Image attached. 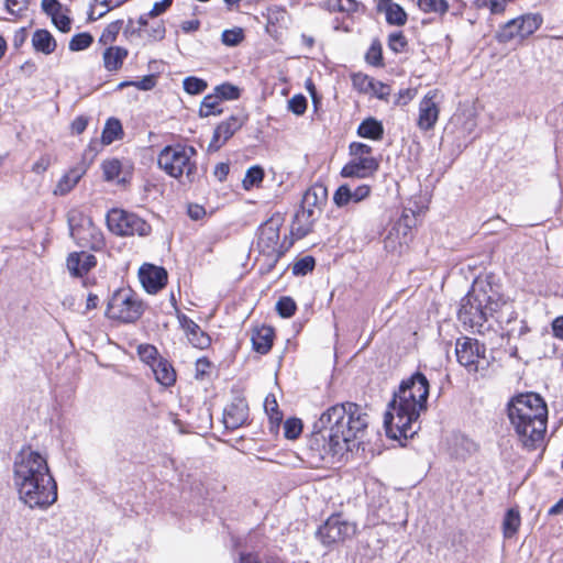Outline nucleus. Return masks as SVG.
Instances as JSON below:
<instances>
[{"label": "nucleus", "instance_id": "4", "mask_svg": "<svg viewBox=\"0 0 563 563\" xmlns=\"http://www.w3.org/2000/svg\"><path fill=\"white\" fill-rule=\"evenodd\" d=\"M510 424L519 441L529 451L542 445L548 424V407L537 393L514 396L507 405Z\"/></svg>", "mask_w": 563, "mask_h": 563}, {"label": "nucleus", "instance_id": "34", "mask_svg": "<svg viewBox=\"0 0 563 563\" xmlns=\"http://www.w3.org/2000/svg\"><path fill=\"white\" fill-rule=\"evenodd\" d=\"M365 62L374 67H383L384 58H383V47L382 43L378 38H374L372 41L371 46L365 53Z\"/></svg>", "mask_w": 563, "mask_h": 563}, {"label": "nucleus", "instance_id": "38", "mask_svg": "<svg viewBox=\"0 0 563 563\" xmlns=\"http://www.w3.org/2000/svg\"><path fill=\"white\" fill-rule=\"evenodd\" d=\"M93 42V37L88 32L75 34L68 44L71 52H79L88 48Z\"/></svg>", "mask_w": 563, "mask_h": 563}, {"label": "nucleus", "instance_id": "59", "mask_svg": "<svg viewBox=\"0 0 563 563\" xmlns=\"http://www.w3.org/2000/svg\"><path fill=\"white\" fill-rule=\"evenodd\" d=\"M369 92H373L380 100H386L390 93V88L382 81L374 80Z\"/></svg>", "mask_w": 563, "mask_h": 563}, {"label": "nucleus", "instance_id": "49", "mask_svg": "<svg viewBox=\"0 0 563 563\" xmlns=\"http://www.w3.org/2000/svg\"><path fill=\"white\" fill-rule=\"evenodd\" d=\"M477 9L488 8L492 14H500L506 9L505 0H475Z\"/></svg>", "mask_w": 563, "mask_h": 563}, {"label": "nucleus", "instance_id": "58", "mask_svg": "<svg viewBox=\"0 0 563 563\" xmlns=\"http://www.w3.org/2000/svg\"><path fill=\"white\" fill-rule=\"evenodd\" d=\"M350 154L356 157H367L372 153V147L365 143L353 142L350 144Z\"/></svg>", "mask_w": 563, "mask_h": 563}, {"label": "nucleus", "instance_id": "14", "mask_svg": "<svg viewBox=\"0 0 563 563\" xmlns=\"http://www.w3.org/2000/svg\"><path fill=\"white\" fill-rule=\"evenodd\" d=\"M437 90L428 91L419 103V115L417 125L421 131H429L434 128L439 119L440 109L435 98Z\"/></svg>", "mask_w": 563, "mask_h": 563}, {"label": "nucleus", "instance_id": "9", "mask_svg": "<svg viewBox=\"0 0 563 563\" xmlns=\"http://www.w3.org/2000/svg\"><path fill=\"white\" fill-rule=\"evenodd\" d=\"M143 313V303L130 288L117 290L110 298L106 314L125 323L134 322Z\"/></svg>", "mask_w": 563, "mask_h": 563}, {"label": "nucleus", "instance_id": "2", "mask_svg": "<svg viewBox=\"0 0 563 563\" xmlns=\"http://www.w3.org/2000/svg\"><path fill=\"white\" fill-rule=\"evenodd\" d=\"M12 482L19 500L30 509L47 510L58 498L57 483L47 455L23 445L12 463Z\"/></svg>", "mask_w": 563, "mask_h": 563}, {"label": "nucleus", "instance_id": "64", "mask_svg": "<svg viewBox=\"0 0 563 563\" xmlns=\"http://www.w3.org/2000/svg\"><path fill=\"white\" fill-rule=\"evenodd\" d=\"M552 333L556 339L563 340V316L556 317L552 323Z\"/></svg>", "mask_w": 563, "mask_h": 563}, {"label": "nucleus", "instance_id": "40", "mask_svg": "<svg viewBox=\"0 0 563 563\" xmlns=\"http://www.w3.org/2000/svg\"><path fill=\"white\" fill-rule=\"evenodd\" d=\"M297 305L289 296H283L276 303V311L282 318H290L295 314Z\"/></svg>", "mask_w": 563, "mask_h": 563}, {"label": "nucleus", "instance_id": "51", "mask_svg": "<svg viewBox=\"0 0 563 563\" xmlns=\"http://www.w3.org/2000/svg\"><path fill=\"white\" fill-rule=\"evenodd\" d=\"M333 201L338 207H344L352 200V189L347 185L340 186L333 196Z\"/></svg>", "mask_w": 563, "mask_h": 563}, {"label": "nucleus", "instance_id": "5", "mask_svg": "<svg viewBox=\"0 0 563 563\" xmlns=\"http://www.w3.org/2000/svg\"><path fill=\"white\" fill-rule=\"evenodd\" d=\"M506 303L500 286L489 278L474 280L471 289L461 299L457 319L465 329L484 333L489 329V319Z\"/></svg>", "mask_w": 563, "mask_h": 563}, {"label": "nucleus", "instance_id": "15", "mask_svg": "<svg viewBox=\"0 0 563 563\" xmlns=\"http://www.w3.org/2000/svg\"><path fill=\"white\" fill-rule=\"evenodd\" d=\"M139 277L148 294H156L166 286L168 275L164 267L144 264L139 271Z\"/></svg>", "mask_w": 563, "mask_h": 563}, {"label": "nucleus", "instance_id": "52", "mask_svg": "<svg viewBox=\"0 0 563 563\" xmlns=\"http://www.w3.org/2000/svg\"><path fill=\"white\" fill-rule=\"evenodd\" d=\"M373 78L364 74H355L352 76L353 86L360 92H369L371 88H373Z\"/></svg>", "mask_w": 563, "mask_h": 563}, {"label": "nucleus", "instance_id": "30", "mask_svg": "<svg viewBox=\"0 0 563 563\" xmlns=\"http://www.w3.org/2000/svg\"><path fill=\"white\" fill-rule=\"evenodd\" d=\"M90 222H92V219L81 211L76 209L70 210L67 214V223L70 238L74 239L75 236L79 235V233L85 231Z\"/></svg>", "mask_w": 563, "mask_h": 563}, {"label": "nucleus", "instance_id": "32", "mask_svg": "<svg viewBox=\"0 0 563 563\" xmlns=\"http://www.w3.org/2000/svg\"><path fill=\"white\" fill-rule=\"evenodd\" d=\"M521 525V517L517 509L510 508L506 511L503 520V533L506 539L512 538Z\"/></svg>", "mask_w": 563, "mask_h": 563}, {"label": "nucleus", "instance_id": "1", "mask_svg": "<svg viewBox=\"0 0 563 563\" xmlns=\"http://www.w3.org/2000/svg\"><path fill=\"white\" fill-rule=\"evenodd\" d=\"M368 416L355 402L336 404L321 413L317 431L308 440L306 455L314 466L333 465L350 450V442L362 434Z\"/></svg>", "mask_w": 563, "mask_h": 563}, {"label": "nucleus", "instance_id": "33", "mask_svg": "<svg viewBox=\"0 0 563 563\" xmlns=\"http://www.w3.org/2000/svg\"><path fill=\"white\" fill-rule=\"evenodd\" d=\"M220 102V98H218L214 92L205 96L200 104L199 115L206 118L221 114L222 109L219 107Z\"/></svg>", "mask_w": 563, "mask_h": 563}, {"label": "nucleus", "instance_id": "50", "mask_svg": "<svg viewBox=\"0 0 563 563\" xmlns=\"http://www.w3.org/2000/svg\"><path fill=\"white\" fill-rule=\"evenodd\" d=\"M308 101L307 98L301 95H295L288 101V110L291 111L296 115H302L307 110Z\"/></svg>", "mask_w": 563, "mask_h": 563}, {"label": "nucleus", "instance_id": "18", "mask_svg": "<svg viewBox=\"0 0 563 563\" xmlns=\"http://www.w3.org/2000/svg\"><path fill=\"white\" fill-rule=\"evenodd\" d=\"M178 321L181 329L186 332L188 341L192 346L205 350L210 346L211 338L209 334L201 330V328L186 314H179Z\"/></svg>", "mask_w": 563, "mask_h": 563}, {"label": "nucleus", "instance_id": "26", "mask_svg": "<svg viewBox=\"0 0 563 563\" xmlns=\"http://www.w3.org/2000/svg\"><path fill=\"white\" fill-rule=\"evenodd\" d=\"M85 168L74 167L66 173L57 183L54 195L65 196L67 195L80 180L85 174Z\"/></svg>", "mask_w": 563, "mask_h": 563}, {"label": "nucleus", "instance_id": "11", "mask_svg": "<svg viewBox=\"0 0 563 563\" xmlns=\"http://www.w3.org/2000/svg\"><path fill=\"white\" fill-rule=\"evenodd\" d=\"M357 532V525L342 514H332L317 530L316 537L324 547H332L352 539Z\"/></svg>", "mask_w": 563, "mask_h": 563}, {"label": "nucleus", "instance_id": "46", "mask_svg": "<svg viewBox=\"0 0 563 563\" xmlns=\"http://www.w3.org/2000/svg\"><path fill=\"white\" fill-rule=\"evenodd\" d=\"M264 170L260 166H252L247 169L246 175L243 179V186L249 189L253 186H257L263 181Z\"/></svg>", "mask_w": 563, "mask_h": 563}, {"label": "nucleus", "instance_id": "48", "mask_svg": "<svg viewBox=\"0 0 563 563\" xmlns=\"http://www.w3.org/2000/svg\"><path fill=\"white\" fill-rule=\"evenodd\" d=\"M408 45V41L401 31L393 32L388 36V48L394 53H401Z\"/></svg>", "mask_w": 563, "mask_h": 563}, {"label": "nucleus", "instance_id": "60", "mask_svg": "<svg viewBox=\"0 0 563 563\" xmlns=\"http://www.w3.org/2000/svg\"><path fill=\"white\" fill-rule=\"evenodd\" d=\"M42 10L51 18L62 11L58 0H42Z\"/></svg>", "mask_w": 563, "mask_h": 563}, {"label": "nucleus", "instance_id": "57", "mask_svg": "<svg viewBox=\"0 0 563 563\" xmlns=\"http://www.w3.org/2000/svg\"><path fill=\"white\" fill-rule=\"evenodd\" d=\"M156 75L150 74L144 76L141 80H133V87L139 90L148 91L156 86Z\"/></svg>", "mask_w": 563, "mask_h": 563}, {"label": "nucleus", "instance_id": "62", "mask_svg": "<svg viewBox=\"0 0 563 563\" xmlns=\"http://www.w3.org/2000/svg\"><path fill=\"white\" fill-rule=\"evenodd\" d=\"M89 123V119L86 115H78L71 122L70 129L74 134H81Z\"/></svg>", "mask_w": 563, "mask_h": 563}, {"label": "nucleus", "instance_id": "3", "mask_svg": "<svg viewBox=\"0 0 563 563\" xmlns=\"http://www.w3.org/2000/svg\"><path fill=\"white\" fill-rule=\"evenodd\" d=\"M429 382L416 372L401 382L399 389L389 401L384 417L388 438L400 441L412 438L420 429L419 416L427 408Z\"/></svg>", "mask_w": 563, "mask_h": 563}, {"label": "nucleus", "instance_id": "21", "mask_svg": "<svg viewBox=\"0 0 563 563\" xmlns=\"http://www.w3.org/2000/svg\"><path fill=\"white\" fill-rule=\"evenodd\" d=\"M96 265V256L86 252H74L67 257V268L74 277H82Z\"/></svg>", "mask_w": 563, "mask_h": 563}, {"label": "nucleus", "instance_id": "31", "mask_svg": "<svg viewBox=\"0 0 563 563\" xmlns=\"http://www.w3.org/2000/svg\"><path fill=\"white\" fill-rule=\"evenodd\" d=\"M123 128L119 119L109 118L101 134V144L109 145L123 137Z\"/></svg>", "mask_w": 563, "mask_h": 563}, {"label": "nucleus", "instance_id": "27", "mask_svg": "<svg viewBox=\"0 0 563 563\" xmlns=\"http://www.w3.org/2000/svg\"><path fill=\"white\" fill-rule=\"evenodd\" d=\"M152 371L156 380L163 386L169 387L176 382L174 367L164 358H159L155 365L153 364Z\"/></svg>", "mask_w": 563, "mask_h": 563}, {"label": "nucleus", "instance_id": "55", "mask_svg": "<svg viewBox=\"0 0 563 563\" xmlns=\"http://www.w3.org/2000/svg\"><path fill=\"white\" fill-rule=\"evenodd\" d=\"M365 5L356 0H340V12L355 13L358 11L365 12Z\"/></svg>", "mask_w": 563, "mask_h": 563}, {"label": "nucleus", "instance_id": "39", "mask_svg": "<svg viewBox=\"0 0 563 563\" xmlns=\"http://www.w3.org/2000/svg\"><path fill=\"white\" fill-rule=\"evenodd\" d=\"M183 87L184 90L189 95H199L207 89L208 84L202 78L189 76L184 79Z\"/></svg>", "mask_w": 563, "mask_h": 563}, {"label": "nucleus", "instance_id": "42", "mask_svg": "<svg viewBox=\"0 0 563 563\" xmlns=\"http://www.w3.org/2000/svg\"><path fill=\"white\" fill-rule=\"evenodd\" d=\"M137 354L144 363L153 367L158 362V352L154 345L151 344H141L137 347Z\"/></svg>", "mask_w": 563, "mask_h": 563}, {"label": "nucleus", "instance_id": "41", "mask_svg": "<svg viewBox=\"0 0 563 563\" xmlns=\"http://www.w3.org/2000/svg\"><path fill=\"white\" fill-rule=\"evenodd\" d=\"M213 92L220 98V100H236L240 97V89L239 87L224 82L221 85H218Z\"/></svg>", "mask_w": 563, "mask_h": 563}, {"label": "nucleus", "instance_id": "44", "mask_svg": "<svg viewBox=\"0 0 563 563\" xmlns=\"http://www.w3.org/2000/svg\"><path fill=\"white\" fill-rule=\"evenodd\" d=\"M316 266V261L312 256L307 255L301 257L292 265V275L305 276L312 272Z\"/></svg>", "mask_w": 563, "mask_h": 563}, {"label": "nucleus", "instance_id": "8", "mask_svg": "<svg viewBox=\"0 0 563 563\" xmlns=\"http://www.w3.org/2000/svg\"><path fill=\"white\" fill-rule=\"evenodd\" d=\"M280 227L282 219L272 217L257 230V247L265 258L267 271H271L287 251V247L279 243Z\"/></svg>", "mask_w": 563, "mask_h": 563}, {"label": "nucleus", "instance_id": "54", "mask_svg": "<svg viewBox=\"0 0 563 563\" xmlns=\"http://www.w3.org/2000/svg\"><path fill=\"white\" fill-rule=\"evenodd\" d=\"M30 0H5V7L10 14L20 16L27 10Z\"/></svg>", "mask_w": 563, "mask_h": 563}, {"label": "nucleus", "instance_id": "10", "mask_svg": "<svg viewBox=\"0 0 563 563\" xmlns=\"http://www.w3.org/2000/svg\"><path fill=\"white\" fill-rule=\"evenodd\" d=\"M107 225L113 234L120 236H147L152 231V227L144 219L122 209H111L107 213Z\"/></svg>", "mask_w": 563, "mask_h": 563}, {"label": "nucleus", "instance_id": "23", "mask_svg": "<svg viewBox=\"0 0 563 563\" xmlns=\"http://www.w3.org/2000/svg\"><path fill=\"white\" fill-rule=\"evenodd\" d=\"M128 55L129 51L122 46H110L106 48L102 55L104 68L108 71L119 70Z\"/></svg>", "mask_w": 563, "mask_h": 563}, {"label": "nucleus", "instance_id": "43", "mask_svg": "<svg viewBox=\"0 0 563 563\" xmlns=\"http://www.w3.org/2000/svg\"><path fill=\"white\" fill-rule=\"evenodd\" d=\"M244 40V32L241 27L224 30L221 34V41L224 45L233 47Z\"/></svg>", "mask_w": 563, "mask_h": 563}, {"label": "nucleus", "instance_id": "35", "mask_svg": "<svg viewBox=\"0 0 563 563\" xmlns=\"http://www.w3.org/2000/svg\"><path fill=\"white\" fill-rule=\"evenodd\" d=\"M416 224V217L415 213L409 210H405L401 214V217L397 220V222L394 224L393 230L397 232V234H402L404 239L408 235L411 228Z\"/></svg>", "mask_w": 563, "mask_h": 563}, {"label": "nucleus", "instance_id": "61", "mask_svg": "<svg viewBox=\"0 0 563 563\" xmlns=\"http://www.w3.org/2000/svg\"><path fill=\"white\" fill-rule=\"evenodd\" d=\"M51 163V156L48 154H44L32 165V172L43 174L48 169Z\"/></svg>", "mask_w": 563, "mask_h": 563}, {"label": "nucleus", "instance_id": "28", "mask_svg": "<svg viewBox=\"0 0 563 563\" xmlns=\"http://www.w3.org/2000/svg\"><path fill=\"white\" fill-rule=\"evenodd\" d=\"M357 135L364 139L378 141L383 139L384 126L380 121L367 118L357 128Z\"/></svg>", "mask_w": 563, "mask_h": 563}, {"label": "nucleus", "instance_id": "6", "mask_svg": "<svg viewBox=\"0 0 563 563\" xmlns=\"http://www.w3.org/2000/svg\"><path fill=\"white\" fill-rule=\"evenodd\" d=\"M197 155L194 146L181 143L166 145L157 156L158 167L169 177L179 179L183 176L192 183L197 174V165L192 158Z\"/></svg>", "mask_w": 563, "mask_h": 563}, {"label": "nucleus", "instance_id": "56", "mask_svg": "<svg viewBox=\"0 0 563 563\" xmlns=\"http://www.w3.org/2000/svg\"><path fill=\"white\" fill-rule=\"evenodd\" d=\"M53 24L63 33H67L71 27V20L68 15L60 12L51 18Z\"/></svg>", "mask_w": 563, "mask_h": 563}, {"label": "nucleus", "instance_id": "19", "mask_svg": "<svg viewBox=\"0 0 563 563\" xmlns=\"http://www.w3.org/2000/svg\"><path fill=\"white\" fill-rule=\"evenodd\" d=\"M249 418V406L243 399H236L225 407L223 423L227 429L235 430L242 427Z\"/></svg>", "mask_w": 563, "mask_h": 563}, {"label": "nucleus", "instance_id": "36", "mask_svg": "<svg viewBox=\"0 0 563 563\" xmlns=\"http://www.w3.org/2000/svg\"><path fill=\"white\" fill-rule=\"evenodd\" d=\"M123 20H115L109 23L100 35L99 43L102 45H108L115 42L118 34L123 29Z\"/></svg>", "mask_w": 563, "mask_h": 563}, {"label": "nucleus", "instance_id": "24", "mask_svg": "<svg viewBox=\"0 0 563 563\" xmlns=\"http://www.w3.org/2000/svg\"><path fill=\"white\" fill-rule=\"evenodd\" d=\"M273 328L263 325L262 328L256 329L252 335V345L254 351L263 355L267 354L273 346Z\"/></svg>", "mask_w": 563, "mask_h": 563}, {"label": "nucleus", "instance_id": "20", "mask_svg": "<svg viewBox=\"0 0 563 563\" xmlns=\"http://www.w3.org/2000/svg\"><path fill=\"white\" fill-rule=\"evenodd\" d=\"M76 244L80 247H88L92 251L99 252L104 249L106 240L100 228H98L93 221L81 231L79 235L73 239Z\"/></svg>", "mask_w": 563, "mask_h": 563}, {"label": "nucleus", "instance_id": "47", "mask_svg": "<svg viewBox=\"0 0 563 563\" xmlns=\"http://www.w3.org/2000/svg\"><path fill=\"white\" fill-rule=\"evenodd\" d=\"M103 176L106 180H114L118 178L122 170V164L119 159H109L102 164Z\"/></svg>", "mask_w": 563, "mask_h": 563}, {"label": "nucleus", "instance_id": "25", "mask_svg": "<svg viewBox=\"0 0 563 563\" xmlns=\"http://www.w3.org/2000/svg\"><path fill=\"white\" fill-rule=\"evenodd\" d=\"M32 45L36 52L49 55L56 49L57 43L51 32L40 29L32 35Z\"/></svg>", "mask_w": 563, "mask_h": 563}, {"label": "nucleus", "instance_id": "7", "mask_svg": "<svg viewBox=\"0 0 563 563\" xmlns=\"http://www.w3.org/2000/svg\"><path fill=\"white\" fill-rule=\"evenodd\" d=\"M328 190L322 184H314L303 194L301 208L295 213L291 232L298 239L307 236L319 219L327 203Z\"/></svg>", "mask_w": 563, "mask_h": 563}, {"label": "nucleus", "instance_id": "63", "mask_svg": "<svg viewBox=\"0 0 563 563\" xmlns=\"http://www.w3.org/2000/svg\"><path fill=\"white\" fill-rule=\"evenodd\" d=\"M173 0H162L159 2H155L152 10L147 13L151 18H155L162 13H164L170 5Z\"/></svg>", "mask_w": 563, "mask_h": 563}, {"label": "nucleus", "instance_id": "12", "mask_svg": "<svg viewBox=\"0 0 563 563\" xmlns=\"http://www.w3.org/2000/svg\"><path fill=\"white\" fill-rule=\"evenodd\" d=\"M455 355L460 365L470 373L485 369L489 362L486 358V346L477 339L463 336L456 340Z\"/></svg>", "mask_w": 563, "mask_h": 563}, {"label": "nucleus", "instance_id": "29", "mask_svg": "<svg viewBox=\"0 0 563 563\" xmlns=\"http://www.w3.org/2000/svg\"><path fill=\"white\" fill-rule=\"evenodd\" d=\"M264 410L268 417L271 432H277L283 421V413L278 408L277 400L273 394L266 396Z\"/></svg>", "mask_w": 563, "mask_h": 563}, {"label": "nucleus", "instance_id": "13", "mask_svg": "<svg viewBox=\"0 0 563 563\" xmlns=\"http://www.w3.org/2000/svg\"><path fill=\"white\" fill-rule=\"evenodd\" d=\"M542 22L543 18L540 13L520 15L505 23L497 32L496 38L499 43H508L515 38L525 40L532 35Z\"/></svg>", "mask_w": 563, "mask_h": 563}, {"label": "nucleus", "instance_id": "17", "mask_svg": "<svg viewBox=\"0 0 563 563\" xmlns=\"http://www.w3.org/2000/svg\"><path fill=\"white\" fill-rule=\"evenodd\" d=\"M379 168V162L373 156L356 157L345 164L341 170L343 177L366 178L373 176Z\"/></svg>", "mask_w": 563, "mask_h": 563}, {"label": "nucleus", "instance_id": "16", "mask_svg": "<svg viewBox=\"0 0 563 563\" xmlns=\"http://www.w3.org/2000/svg\"><path fill=\"white\" fill-rule=\"evenodd\" d=\"M244 124V121L238 115H231L225 121H222L214 129L212 139L208 145L209 152L219 151L228 140H230L236 131H239Z\"/></svg>", "mask_w": 563, "mask_h": 563}, {"label": "nucleus", "instance_id": "45", "mask_svg": "<svg viewBox=\"0 0 563 563\" xmlns=\"http://www.w3.org/2000/svg\"><path fill=\"white\" fill-rule=\"evenodd\" d=\"M302 432V422L298 418H288L284 422V435L288 440L297 439Z\"/></svg>", "mask_w": 563, "mask_h": 563}, {"label": "nucleus", "instance_id": "53", "mask_svg": "<svg viewBox=\"0 0 563 563\" xmlns=\"http://www.w3.org/2000/svg\"><path fill=\"white\" fill-rule=\"evenodd\" d=\"M144 34L150 41H162L165 37L166 29L163 22H157L144 29L143 35Z\"/></svg>", "mask_w": 563, "mask_h": 563}, {"label": "nucleus", "instance_id": "22", "mask_svg": "<svg viewBox=\"0 0 563 563\" xmlns=\"http://www.w3.org/2000/svg\"><path fill=\"white\" fill-rule=\"evenodd\" d=\"M377 11L384 12L386 15V22L390 25L401 26L407 22V13L404 8L393 2V0H378Z\"/></svg>", "mask_w": 563, "mask_h": 563}, {"label": "nucleus", "instance_id": "37", "mask_svg": "<svg viewBox=\"0 0 563 563\" xmlns=\"http://www.w3.org/2000/svg\"><path fill=\"white\" fill-rule=\"evenodd\" d=\"M418 7L426 13H437L443 15L449 10L446 0H418Z\"/></svg>", "mask_w": 563, "mask_h": 563}]
</instances>
